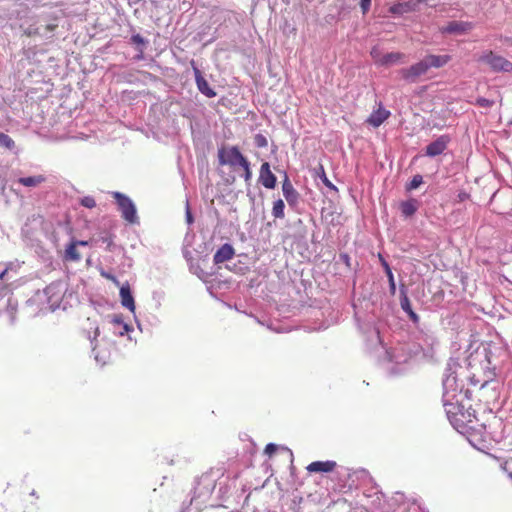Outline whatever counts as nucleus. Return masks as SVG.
Here are the masks:
<instances>
[{
	"label": "nucleus",
	"instance_id": "6ab92c4d",
	"mask_svg": "<svg viewBox=\"0 0 512 512\" xmlns=\"http://www.w3.org/2000/svg\"><path fill=\"white\" fill-rule=\"evenodd\" d=\"M234 248L231 244H223L214 254L213 262L215 264H221L230 260L234 256Z\"/></svg>",
	"mask_w": 512,
	"mask_h": 512
},
{
	"label": "nucleus",
	"instance_id": "7ed1b4c3",
	"mask_svg": "<svg viewBox=\"0 0 512 512\" xmlns=\"http://www.w3.org/2000/svg\"><path fill=\"white\" fill-rule=\"evenodd\" d=\"M214 490V484L208 477H201L197 486L194 488V494L188 506L182 507V512H190L189 507L194 505L195 512H199L203 505L208 501Z\"/></svg>",
	"mask_w": 512,
	"mask_h": 512
},
{
	"label": "nucleus",
	"instance_id": "8fccbe9b",
	"mask_svg": "<svg viewBox=\"0 0 512 512\" xmlns=\"http://www.w3.org/2000/svg\"><path fill=\"white\" fill-rule=\"evenodd\" d=\"M102 275H103L105 278H107V279H109V280H112V281H114V282L118 283V281H117V279H116V277H115V276H113V275H111V274H109V273H102Z\"/></svg>",
	"mask_w": 512,
	"mask_h": 512
},
{
	"label": "nucleus",
	"instance_id": "de8ad7c7",
	"mask_svg": "<svg viewBox=\"0 0 512 512\" xmlns=\"http://www.w3.org/2000/svg\"><path fill=\"white\" fill-rule=\"evenodd\" d=\"M76 246H87L88 241L84 240H72Z\"/></svg>",
	"mask_w": 512,
	"mask_h": 512
},
{
	"label": "nucleus",
	"instance_id": "58836bf2",
	"mask_svg": "<svg viewBox=\"0 0 512 512\" xmlns=\"http://www.w3.org/2000/svg\"><path fill=\"white\" fill-rule=\"evenodd\" d=\"M484 356H485V360L487 362V368L488 369H495L496 368V364L493 363L492 359H491V350L490 349H484Z\"/></svg>",
	"mask_w": 512,
	"mask_h": 512
},
{
	"label": "nucleus",
	"instance_id": "603ef678",
	"mask_svg": "<svg viewBox=\"0 0 512 512\" xmlns=\"http://www.w3.org/2000/svg\"><path fill=\"white\" fill-rule=\"evenodd\" d=\"M103 242L107 243L108 246H110L112 244L111 238H103Z\"/></svg>",
	"mask_w": 512,
	"mask_h": 512
},
{
	"label": "nucleus",
	"instance_id": "49530a36",
	"mask_svg": "<svg viewBox=\"0 0 512 512\" xmlns=\"http://www.w3.org/2000/svg\"><path fill=\"white\" fill-rule=\"evenodd\" d=\"M340 258L341 260L347 265L349 266L350 265V257L348 254L346 253H343V254H340Z\"/></svg>",
	"mask_w": 512,
	"mask_h": 512
},
{
	"label": "nucleus",
	"instance_id": "c03bdc74",
	"mask_svg": "<svg viewBox=\"0 0 512 512\" xmlns=\"http://www.w3.org/2000/svg\"><path fill=\"white\" fill-rule=\"evenodd\" d=\"M26 33H27V35L32 36V35H39V33H41V31H40V28L31 26L27 29Z\"/></svg>",
	"mask_w": 512,
	"mask_h": 512
},
{
	"label": "nucleus",
	"instance_id": "c756f323",
	"mask_svg": "<svg viewBox=\"0 0 512 512\" xmlns=\"http://www.w3.org/2000/svg\"><path fill=\"white\" fill-rule=\"evenodd\" d=\"M37 27L40 28V31H41V33H39V36L48 39V38L52 37L53 31L55 30L57 25L56 24H46V25H40Z\"/></svg>",
	"mask_w": 512,
	"mask_h": 512
},
{
	"label": "nucleus",
	"instance_id": "9d476101",
	"mask_svg": "<svg viewBox=\"0 0 512 512\" xmlns=\"http://www.w3.org/2000/svg\"><path fill=\"white\" fill-rule=\"evenodd\" d=\"M427 71V64L422 59L421 61L411 65L409 68L401 69L400 74L404 80L410 83H414L420 76L424 75Z\"/></svg>",
	"mask_w": 512,
	"mask_h": 512
},
{
	"label": "nucleus",
	"instance_id": "20e7f679",
	"mask_svg": "<svg viewBox=\"0 0 512 512\" xmlns=\"http://www.w3.org/2000/svg\"><path fill=\"white\" fill-rule=\"evenodd\" d=\"M112 196L117 202L122 218L129 224H139V217L134 202L121 192H113Z\"/></svg>",
	"mask_w": 512,
	"mask_h": 512
},
{
	"label": "nucleus",
	"instance_id": "864d4df0",
	"mask_svg": "<svg viewBox=\"0 0 512 512\" xmlns=\"http://www.w3.org/2000/svg\"><path fill=\"white\" fill-rule=\"evenodd\" d=\"M7 307H11V311L15 310V308L12 307V305H11V300L10 299H8Z\"/></svg>",
	"mask_w": 512,
	"mask_h": 512
},
{
	"label": "nucleus",
	"instance_id": "f3484780",
	"mask_svg": "<svg viewBox=\"0 0 512 512\" xmlns=\"http://www.w3.org/2000/svg\"><path fill=\"white\" fill-rule=\"evenodd\" d=\"M420 348L424 352H429L433 349L434 345L437 343V339L435 335L430 331H424L419 330L418 336H417Z\"/></svg>",
	"mask_w": 512,
	"mask_h": 512
},
{
	"label": "nucleus",
	"instance_id": "393cba45",
	"mask_svg": "<svg viewBox=\"0 0 512 512\" xmlns=\"http://www.w3.org/2000/svg\"><path fill=\"white\" fill-rule=\"evenodd\" d=\"M405 55L400 52H390L386 53L383 56L379 57L377 63L382 66H390L401 62L404 59Z\"/></svg>",
	"mask_w": 512,
	"mask_h": 512
},
{
	"label": "nucleus",
	"instance_id": "a878e982",
	"mask_svg": "<svg viewBox=\"0 0 512 512\" xmlns=\"http://www.w3.org/2000/svg\"><path fill=\"white\" fill-rule=\"evenodd\" d=\"M378 258H379V261L385 271V274L388 278V282H389V290H390V293L392 295H395L396 293V284H395V280H394V275H393V272H392V269L389 265V263L385 260V258L382 256V254H378Z\"/></svg>",
	"mask_w": 512,
	"mask_h": 512
},
{
	"label": "nucleus",
	"instance_id": "0eeeda50",
	"mask_svg": "<svg viewBox=\"0 0 512 512\" xmlns=\"http://www.w3.org/2000/svg\"><path fill=\"white\" fill-rule=\"evenodd\" d=\"M218 160L220 165L235 167L241 166L247 159L243 156L237 146H232L229 148L221 147L218 150Z\"/></svg>",
	"mask_w": 512,
	"mask_h": 512
},
{
	"label": "nucleus",
	"instance_id": "2f4dec72",
	"mask_svg": "<svg viewBox=\"0 0 512 512\" xmlns=\"http://www.w3.org/2000/svg\"><path fill=\"white\" fill-rule=\"evenodd\" d=\"M112 323L121 326V330L118 332L120 336H123L125 333L130 331V327L128 324L124 323L123 319L119 315H114L112 318Z\"/></svg>",
	"mask_w": 512,
	"mask_h": 512
},
{
	"label": "nucleus",
	"instance_id": "ddd939ff",
	"mask_svg": "<svg viewBox=\"0 0 512 512\" xmlns=\"http://www.w3.org/2000/svg\"><path fill=\"white\" fill-rule=\"evenodd\" d=\"M400 306H401V309L407 314L410 321H412L413 324L418 326V324L420 322V318H419L418 314H416L414 312V310L412 309L411 302L407 295V288L403 284L400 287Z\"/></svg>",
	"mask_w": 512,
	"mask_h": 512
},
{
	"label": "nucleus",
	"instance_id": "bb28decb",
	"mask_svg": "<svg viewBox=\"0 0 512 512\" xmlns=\"http://www.w3.org/2000/svg\"><path fill=\"white\" fill-rule=\"evenodd\" d=\"M46 181L43 175H34L28 177H20L18 183L26 187H36Z\"/></svg>",
	"mask_w": 512,
	"mask_h": 512
},
{
	"label": "nucleus",
	"instance_id": "09e8293b",
	"mask_svg": "<svg viewBox=\"0 0 512 512\" xmlns=\"http://www.w3.org/2000/svg\"><path fill=\"white\" fill-rule=\"evenodd\" d=\"M502 41L508 43L510 46H512V36H501L500 38Z\"/></svg>",
	"mask_w": 512,
	"mask_h": 512
},
{
	"label": "nucleus",
	"instance_id": "c9c22d12",
	"mask_svg": "<svg viewBox=\"0 0 512 512\" xmlns=\"http://www.w3.org/2000/svg\"><path fill=\"white\" fill-rule=\"evenodd\" d=\"M80 203L82 206L86 207V208H89V209H92L96 206V201L93 197L91 196H85L83 197L81 200H80Z\"/></svg>",
	"mask_w": 512,
	"mask_h": 512
},
{
	"label": "nucleus",
	"instance_id": "423d86ee",
	"mask_svg": "<svg viewBox=\"0 0 512 512\" xmlns=\"http://www.w3.org/2000/svg\"><path fill=\"white\" fill-rule=\"evenodd\" d=\"M479 61L489 65L494 72H512V62L492 51L483 53Z\"/></svg>",
	"mask_w": 512,
	"mask_h": 512
},
{
	"label": "nucleus",
	"instance_id": "39448f33",
	"mask_svg": "<svg viewBox=\"0 0 512 512\" xmlns=\"http://www.w3.org/2000/svg\"><path fill=\"white\" fill-rule=\"evenodd\" d=\"M501 384L498 380H488L481 384L479 388L480 400L487 405H496L500 399Z\"/></svg>",
	"mask_w": 512,
	"mask_h": 512
},
{
	"label": "nucleus",
	"instance_id": "cd10ccee",
	"mask_svg": "<svg viewBox=\"0 0 512 512\" xmlns=\"http://www.w3.org/2000/svg\"><path fill=\"white\" fill-rule=\"evenodd\" d=\"M77 247L73 241H71L64 252V260L78 262L81 260V255L77 250Z\"/></svg>",
	"mask_w": 512,
	"mask_h": 512
},
{
	"label": "nucleus",
	"instance_id": "c85d7f7f",
	"mask_svg": "<svg viewBox=\"0 0 512 512\" xmlns=\"http://www.w3.org/2000/svg\"><path fill=\"white\" fill-rule=\"evenodd\" d=\"M284 209H285V204H284L283 200L278 199V200L274 201V203H273L272 215L275 218L282 219L285 216Z\"/></svg>",
	"mask_w": 512,
	"mask_h": 512
},
{
	"label": "nucleus",
	"instance_id": "a211bd4d",
	"mask_svg": "<svg viewBox=\"0 0 512 512\" xmlns=\"http://www.w3.org/2000/svg\"><path fill=\"white\" fill-rule=\"evenodd\" d=\"M418 10L417 3L413 1L397 2L394 3L390 8L389 12L393 15H404L410 12H416Z\"/></svg>",
	"mask_w": 512,
	"mask_h": 512
},
{
	"label": "nucleus",
	"instance_id": "e433bc0d",
	"mask_svg": "<svg viewBox=\"0 0 512 512\" xmlns=\"http://www.w3.org/2000/svg\"><path fill=\"white\" fill-rule=\"evenodd\" d=\"M476 105L483 108H490L494 105V101L484 97H478L476 99Z\"/></svg>",
	"mask_w": 512,
	"mask_h": 512
},
{
	"label": "nucleus",
	"instance_id": "9b49d317",
	"mask_svg": "<svg viewBox=\"0 0 512 512\" xmlns=\"http://www.w3.org/2000/svg\"><path fill=\"white\" fill-rule=\"evenodd\" d=\"M474 28V24L469 21L453 20L440 29L443 34L464 35Z\"/></svg>",
	"mask_w": 512,
	"mask_h": 512
},
{
	"label": "nucleus",
	"instance_id": "a18cd8bd",
	"mask_svg": "<svg viewBox=\"0 0 512 512\" xmlns=\"http://www.w3.org/2000/svg\"><path fill=\"white\" fill-rule=\"evenodd\" d=\"M185 216H186V221H187V223H188V224H192V223H193V221H194V219H193V215H192V213H191V211H190L189 207H187V209H186V215H185Z\"/></svg>",
	"mask_w": 512,
	"mask_h": 512
},
{
	"label": "nucleus",
	"instance_id": "412c9836",
	"mask_svg": "<svg viewBox=\"0 0 512 512\" xmlns=\"http://www.w3.org/2000/svg\"><path fill=\"white\" fill-rule=\"evenodd\" d=\"M423 60L426 62L427 68L429 70L430 68H441V67L445 66L451 60V56L450 55H427Z\"/></svg>",
	"mask_w": 512,
	"mask_h": 512
},
{
	"label": "nucleus",
	"instance_id": "473e14b6",
	"mask_svg": "<svg viewBox=\"0 0 512 512\" xmlns=\"http://www.w3.org/2000/svg\"><path fill=\"white\" fill-rule=\"evenodd\" d=\"M131 42L139 46L137 49L139 53L142 55L144 52V46L145 44H147V40L140 34H134L131 36Z\"/></svg>",
	"mask_w": 512,
	"mask_h": 512
},
{
	"label": "nucleus",
	"instance_id": "a19ab883",
	"mask_svg": "<svg viewBox=\"0 0 512 512\" xmlns=\"http://www.w3.org/2000/svg\"><path fill=\"white\" fill-rule=\"evenodd\" d=\"M372 0H360V8L363 14H366L371 7Z\"/></svg>",
	"mask_w": 512,
	"mask_h": 512
},
{
	"label": "nucleus",
	"instance_id": "5701e85b",
	"mask_svg": "<svg viewBox=\"0 0 512 512\" xmlns=\"http://www.w3.org/2000/svg\"><path fill=\"white\" fill-rule=\"evenodd\" d=\"M420 207L419 200L410 198L406 201H402L400 204V210L404 217L408 218L413 216Z\"/></svg>",
	"mask_w": 512,
	"mask_h": 512
},
{
	"label": "nucleus",
	"instance_id": "5fc2aeb1",
	"mask_svg": "<svg viewBox=\"0 0 512 512\" xmlns=\"http://www.w3.org/2000/svg\"><path fill=\"white\" fill-rule=\"evenodd\" d=\"M268 512H276V511H268Z\"/></svg>",
	"mask_w": 512,
	"mask_h": 512
},
{
	"label": "nucleus",
	"instance_id": "3c124183",
	"mask_svg": "<svg viewBox=\"0 0 512 512\" xmlns=\"http://www.w3.org/2000/svg\"><path fill=\"white\" fill-rule=\"evenodd\" d=\"M371 55H372V57L375 59V61L377 62V60L379 59V58H378V57H379V53H378L375 49H373V50L371 51Z\"/></svg>",
	"mask_w": 512,
	"mask_h": 512
},
{
	"label": "nucleus",
	"instance_id": "b1692460",
	"mask_svg": "<svg viewBox=\"0 0 512 512\" xmlns=\"http://www.w3.org/2000/svg\"><path fill=\"white\" fill-rule=\"evenodd\" d=\"M336 467L335 461H314L307 466L309 472H331Z\"/></svg>",
	"mask_w": 512,
	"mask_h": 512
},
{
	"label": "nucleus",
	"instance_id": "4c0bfd02",
	"mask_svg": "<svg viewBox=\"0 0 512 512\" xmlns=\"http://www.w3.org/2000/svg\"><path fill=\"white\" fill-rule=\"evenodd\" d=\"M240 167H242L243 170H244V180H245V182H250V180L252 178V172H251V169H250L249 161L246 160L245 163H243Z\"/></svg>",
	"mask_w": 512,
	"mask_h": 512
},
{
	"label": "nucleus",
	"instance_id": "aec40b11",
	"mask_svg": "<svg viewBox=\"0 0 512 512\" xmlns=\"http://www.w3.org/2000/svg\"><path fill=\"white\" fill-rule=\"evenodd\" d=\"M389 116L390 111L383 107H379L370 114L367 118V123L376 128L379 127Z\"/></svg>",
	"mask_w": 512,
	"mask_h": 512
},
{
	"label": "nucleus",
	"instance_id": "f03ea898",
	"mask_svg": "<svg viewBox=\"0 0 512 512\" xmlns=\"http://www.w3.org/2000/svg\"><path fill=\"white\" fill-rule=\"evenodd\" d=\"M462 367L453 360L447 363L443 378L442 401H451L457 397H468V390H464V384L458 379L457 369Z\"/></svg>",
	"mask_w": 512,
	"mask_h": 512
},
{
	"label": "nucleus",
	"instance_id": "6e6552de",
	"mask_svg": "<svg viewBox=\"0 0 512 512\" xmlns=\"http://www.w3.org/2000/svg\"><path fill=\"white\" fill-rule=\"evenodd\" d=\"M64 292V284L61 281L52 282L44 289L47 303L51 310L59 307Z\"/></svg>",
	"mask_w": 512,
	"mask_h": 512
},
{
	"label": "nucleus",
	"instance_id": "7c9ffc66",
	"mask_svg": "<svg viewBox=\"0 0 512 512\" xmlns=\"http://www.w3.org/2000/svg\"><path fill=\"white\" fill-rule=\"evenodd\" d=\"M0 146L12 150L15 147V142L8 134L0 131Z\"/></svg>",
	"mask_w": 512,
	"mask_h": 512
},
{
	"label": "nucleus",
	"instance_id": "f8f14e48",
	"mask_svg": "<svg viewBox=\"0 0 512 512\" xmlns=\"http://www.w3.org/2000/svg\"><path fill=\"white\" fill-rule=\"evenodd\" d=\"M449 135H441L436 140L426 146L425 155L428 157H436L444 153L450 143Z\"/></svg>",
	"mask_w": 512,
	"mask_h": 512
},
{
	"label": "nucleus",
	"instance_id": "79ce46f5",
	"mask_svg": "<svg viewBox=\"0 0 512 512\" xmlns=\"http://www.w3.org/2000/svg\"><path fill=\"white\" fill-rule=\"evenodd\" d=\"M321 179L326 187H328L329 189H331L333 191H337V187L332 184V182L327 178V176L325 175L324 172H323V176L321 177Z\"/></svg>",
	"mask_w": 512,
	"mask_h": 512
},
{
	"label": "nucleus",
	"instance_id": "37998d69",
	"mask_svg": "<svg viewBox=\"0 0 512 512\" xmlns=\"http://www.w3.org/2000/svg\"><path fill=\"white\" fill-rule=\"evenodd\" d=\"M277 450V445L274 443H269L265 447V454L272 455Z\"/></svg>",
	"mask_w": 512,
	"mask_h": 512
},
{
	"label": "nucleus",
	"instance_id": "4468645a",
	"mask_svg": "<svg viewBox=\"0 0 512 512\" xmlns=\"http://www.w3.org/2000/svg\"><path fill=\"white\" fill-rule=\"evenodd\" d=\"M192 66L198 90L208 98L215 97L216 92L209 86L201 71L194 65V61H192Z\"/></svg>",
	"mask_w": 512,
	"mask_h": 512
},
{
	"label": "nucleus",
	"instance_id": "1a4fd4ad",
	"mask_svg": "<svg viewBox=\"0 0 512 512\" xmlns=\"http://www.w3.org/2000/svg\"><path fill=\"white\" fill-rule=\"evenodd\" d=\"M465 397H457L451 401H443V406L446 412V415L452 425H455L459 421H463L458 418L459 415L464 416L463 410L464 405L462 401Z\"/></svg>",
	"mask_w": 512,
	"mask_h": 512
},
{
	"label": "nucleus",
	"instance_id": "6e6d98bb",
	"mask_svg": "<svg viewBox=\"0 0 512 512\" xmlns=\"http://www.w3.org/2000/svg\"><path fill=\"white\" fill-rule=\"evenodd\" d=\"M511 124H512V121H511Z\"/></svg>",
	"mask_w": 512,
	"mask_h": 512
},
{
	"label": "nucleus",
	"instance_id": "4be33fe9",
	"mask_svg": "<svg viewBox=\"0 0 512 512\" xmlns=\"http://www.w3.org/2000/svg\"><path fill=\"white\" fill-rule=\"evenodd\" d=\"M120 298L123 307L129 309L131 312L135 311V301L128 284L121 286Z\"/></svg>",
	"mask_w": 512,
	"mask_h": 512
},
{
	"label": "nucleus",
	"instance_id": "f704fd0d",
	"mask_svg": "<svg viewBox=\"0 0 512 512\" xmlns=\"http://www.w3.org/2000/svg\"><path fill=\"white\" fill-rule=\"evenodd\" d=\"M254 144L258 148H266L268 145V140L263 134L258 133L254 136Z\"/></svg>",
	"mask_w": 512,
	"mask_h": 512
},
{
	"label": "nucleus",
	"instance_id": "2eb2a0df",
	"mask_svg": "<svg viewBox=\"0 0 512 512\" xmlns=\"http://www.w3.org/2000/svg\"><path fill=\"white\" fill-rule=\"evenodd\" d=\"M259 182L268 189H273L276 186V176L271 172L270 164L268 162L262 163L259 173Z\"/></svg>",
	"mask_w": 512,
	"mask_h": 512
},
{
	"label": "nucleus",
	"instance_id": "72a5a7b5",
	"mask_svg": "<svg viewBox=\"0 0 512 512\" xmlns=\"http://www.w3.org/2000/svg\"><path fill=\"white\" fill-rule=\"evenodd\" d=\"M423 183V177L420 174L415 175L409 183L406 184V191L417 189Z\"/></svg>",
	"mask_w": 512,
	"mask_h": 512
},
{
	"label": "nucleus",
	"instance_id": "f257e3e1",
	"mask_svg": "<svg viewBox=\"0 0 512 512\" xmlns=\"http://www.w3.org/2000/svg\"><path fill=\"white\" fill-rule=\"evenodd\" d=\"M418 349L409 343H399L391 350H385V360L390 364L388 368L391 374L404 372L413 360Z\"/></svg>",
	"mask_w": 512,
	"mask_h": 512
},
{
	"label": "nucleus",
	"instance_id": "dca6fc26",
	"mask_svg": "<svg viewBox=\"0 0 512 512\" xmlns=\"http://www.w3.org/2000/svg\"><path fill=\"white\" fill-rule=\"evenodd\" d=\"M282 192H283V196L285 197L287 203L294 207L298 204L299 202V193L298 191L294 188V186L292 185L291 181L289 180V178L287 177V175L285 176V179L282 183Z\"/></svg>",
	"mask_w": 512,
	"mask_h": 512
},
{
	"label": "nucleus",
	"instance_id": "ea45409f",
	"mask_svg": "<svg viewBox=\"0 0 512 512\" xmlns=\"http://www.w3.org/2000/svg\"><path fill=\"white\" fill-rule=\"evenodd\" d=\"M372 338H373V341L375 342V345L381 346L383 348L382 339L380 337L379 330H377L375 328L372 330Z\"/></svg>",
	"mask_w": 512,
	"mask_h": 512
}]
</instances>
